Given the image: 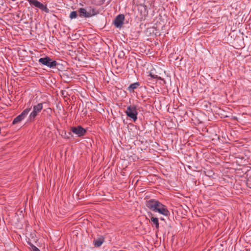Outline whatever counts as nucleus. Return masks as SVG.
Masks as SVG:
<instances>
[{
	"label": "nucleus",
	"mask_w": 251,
	"mask_h": 251,
	"mask_svg": "<svg viewBox=\"0 0 251 251\" xmlns=\"http://www.w3.org/2000/svg\"><path fill=\"white\" fill-rule=\"evenodd\" d=\"M147 206L152 211L157 212L163 215L167 216L169 214V211L168 210L166 206L158 201L152 200H150L148 202Z\"/></svg>",
	"instance_id": "nucleus-1"
},
{
	"label": "nucleus",
	"mask_w": 251,
	"mask_h": 251,
	"mask_svg": "<svg viewBox=\"0 0 251 251\" xmlns=\"http://www.w3.org/2000/svg\"><path fill=\"white\" fill-rule=\"evenodd\" d=\"M78 15L81 18H90L97 14V11L94 8L91 7L86 8H81L78 10Z\"/></svg>",
	"instance_id": "nucleus-2"
},
{
	"label": "nucleus",
	"mask_w": 251,
	"mask_h": 251,
	"mask_svg": "<svg viewBox=\"0 0 251 251\" xmlns=\"http://www.w3.org/2000/svg\"><path fill=\"white\" fill-rule=\"evenodd\" d=\"M125 112L127 116L132 119L134 122L137 120L138 111L135 105L128 106Z\"/></svg>",
	"instance_id": "nucleus-3"
},
{
	"label": "nucleus",
	"mask_w": 251,
	"mask_h": 251,
	"mask_svg": "<svg viewBox=\"0 0 251 251\" xmlns=\"http://www.w3.org/2000/svg\"><path fill=\"white\" fill-rule=\"evenodd\" d=\"M43 103H39L33 107V110L30 113L28 119L30 121H33L36 116L43 109Z\"/></svg>",
	"instance_id": "nucleus-4"
},
{
	"label": "nucleus",
	"mask_w": 251,
	"mask_h": 251,
	"mask_svg": "<svg viewBox=\"0 0 251 251\" xmlns=\"http://www.w3.org/2000/svg\"><path fill=\"white\" fill-rule=\"evenodd\" d=\"M39 62L50 68H53L56 66L57 62L49 57L41 58L39 59Z\"/></svg>",
	"instance_id": "nucleus-5"
},
{
	"label": "nucleus",
	"mask_w": 251,
	"mask_h": 251,
	"mask_svg": "<svg viewBox=\"0 0 251 251\" xmlns=\"http://www.w3.org/2000/svg\"><path fill=\"white\" fill-rule=\"evenodd\" d=\"M71 131L78 137L83 136L86 132V130L81 126L72 127Z\"/></svg>",
	"instance_id": "nucleus-6"
},
{
	"label": "nucleus",
	"mask_w": 251,
	"mask_h": 251,
	"mask_svg": "<svg viewBox=\"0 0 251 251\" xmlns=\"http://www.w3.org/2000/svg\"><path fill=\"white\" fill-rule=\"evenodd\" d=\"M28 1L30 5H34V6L40 8L42 10H43L47 13H49V10L47 6L44 5L43 4L37 0H28Z\"/></svg>",
	"instance_id": "nucleus-7"
},
{
	"label": "nucleus",
	"mask_w": 251,
	"mask_h": 251,
	"mask_svg": "<svg viewBox=\"0 0 251 251\" xmlns=\"http://www.w3.org/2000/svg\"><path fill=\"white\" fill-rule=\"evenodd\" d=\"M30 111V108H26L25 109L22 113L16 117L13 121V124H16L20 121H21L22 120H23L28 114L29 112Z\"/></svg>",
	"instance_id": "nucleus-8"
},
{
	"label": "nucleus",
	"mask_w": 251,
	"mask_h": 251,
	"mask_svg": "<svg viewBox=\"0 0 251 251\" xmlns=\"http://www.w3.org/2000/svg\"><path fill=\"white\" fill-rule=\"evenodd\" d=\"M125 19V17L123 15H119L115 19L114 21V25L116 27L121 26L123 24L124 20Z\"/></svg>",
	"instance_id": "nucleus-9"
},
{
	"label": "nucleus",
	"mask_w": 251,
	"mask_h": 251,
	"mask_svg": "<svg viewBox=\"0 0 251 251\" xmlns=\"http://www.w3.org/2000/svg\"><path fill=\"white\" fill-rule=\"evenodd\" d=\"M104 242V238L101 236L94 240L93 243L96 247H100Z\"/></svg>",
	"instance_id": "nucleus-10"
},
{
	"label": "nucleus",
	"mask_w": 251,
	"mask_h": 251,
	"mask_svg": "<svg viewBox=\"0 0 251 251\" xmlns=\"http://www.w3.org/2000/svg\"><path fill=\"white\" fill-rule=\"evenodd\" d=\"M151 220L152 224L155 226V227L158 228L159 227V222L158 218L154 217L152 215L151 217Z\"/></svg>",
	"instance_id": "nucleus-11"
},
{
	"label": "nucleus",
	"mask_w": 251,
	"mask_h": 251,
	"mask_svg": "<svg viewBox=\"0 0 251 251\" xmlns=\"http://www.w3.org/2000/svg\"><path fill=\"white\" fill-rule=\"evenodd\" d=\"M139 86L138 83H134L129 85L128 87V90L129 91H132L134 89L137 88V87Z\"/></svg>",
	"instance_id": "nucleus-12"
},
{
	"label": "nucleus",
	"mask_w": 251,
	"mask_h": 251,
	"mask_svg": "<svg viewBox=\"0 0 251 251\" xmlns=\"http://www.w3.org/2000/svg\"><path fill=\"white\" fill-rule=\"evenodd\" d=\"M77 15V14L76 11H72L71 12L70 15V18L71 19L75 18Z\"/></svg>",
	"instance_id": "nucleus-13"
},
{
	"label": "nucleus",
	"mask_w": 251,
	"mask_h": 251,
	"mask_svg": "<svg viewBox=\"0 0 251 251\" xmlns=\"http://www.w3.org/2000/svg\"><path fill=\"white\" fill-rule=\"evenodd\" d=\"M30 246L32 251H40L36 247L32 244H30Z\"/></svg>",
	"instance_id": "nucleus-14"
},
{
	"label": "nucleus",
	"mask_w": 251,
	"mask_h": 251,
	"mask_svg": "<svg viewBox=\"0 0 251 251\" xmlns=\"http://www.w3.org/2000/svg\"><path fill=\"white\" fill-rule=\"evenodd\" d=\"M150 75L151 76V77L153 78H158V79H161V77L160 76H158L156 75H153L151 73L150 74Z\"/></svg>",
	"instance_id": "nucleus-15"
},
{
	"label": "nucleus",
	"mask_w": 251,
	"mask_h": 251,
	"mask_svg": "<svg viewBox=\"0 0 251 251\" xmlns=\"http://www.w3.org/2000/svg\"><path fill=\"white\" fill-rule=\"evenodd\" d=\"M105 0H101L100 1L98 4V5H101L103 3Z\"/></svg>",
	"instance_id": "nucleus-16"
}]
</instances>
